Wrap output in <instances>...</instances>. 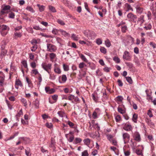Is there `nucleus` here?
<instances>
[{
	"label": "nucleus",
	"instance_id": "obj_48",
	"mask_svg": "<svg viewBox=\"0 0 156 156\" xmlns=\"http://www.w3.org/2000/svg\"><path fill=\"white\" fill-rule=\"evenodd\" d=\"M5 77L0 76V85L2 86Z\"/></svg>",
	"mask_w": 156,
	"mask_h": 156
},
{
	"label": "nucleus",
	"instance_id": "obj_20",
	"mask_svg": "<svg viewBox=\"0 0 156 156\" xmlns=\"http://www.w3.org/2000/svg\"><path fill=\"white\" fill-rule=\"evenodd\" d=\"M126 81L130 84H132L133 81L131 78L130 76H127L126 77Z\"/></svg>",
	"mask_w": 156,
	"mask_h": 156
},
{
	"label": "nucleus",
	"instance_id": "obj_31",
	"mask_svg": "<svg viewBox=\"0 0 156 156\" xmlns=\"http://www.w3.org/2000/svg\"><path fill=\"white\" fill-rule=\"evenodd\" d=\"M113 60L116 63H118L120 62V60L118 57H114L113 58Z\"/></svg>",
	"mask_w": 156,
	"mask_h": 156
},
{
	"label": "nucleus",
	"instance_id": "obj_7",
	"mask_svg": "<svg viewBox=\"0 0 156 156\" xmlns=\"http://www.w3.org/2000/svg\"><path fill=\"white\" fill-rule=\"evenodd\" d=\"M45 89L46 93L49 94H52L54 93L55 91L54 89L51 88L49 87H45Z\"/></svg>",
	"mask_w": 156,
	"mask_h": 156
},
{
	"label": "nucleus",
	"instance_id": "obj_16",
	"mask_svg": "<svg viewBox=\"0 0 156 156\" xmlns=\"http://www.w3.org/2000/svg\"><path fill=\"white\" fill-rule=\"evenodd\" d=\"M83 141L85 144L87 146L89 147V146L90 143V139L89 138H87L85 139H84L83 140Z\"/></svg>",
	"mask_w": 156,
	"mask_h": 156
},
{
	"label": "nucleus",
	"instance_id": "obj_43",
	"mask_svg": "<svg viewBox=\"0 0 156 156\" xmlns=\"http://www.w3.org/2000/svg\"><path fill=\"white\" fill-rule=\"evenodd\" d=\"M89 154L87 150H85L82 153V156H88Z\"/></svg>",
	"mask_w": 156,
	"mask_h": 156
},
{
	"label": "nucleus",
	"instance_id": "obj_30",
	"mask_svg": "<svg viewBox=\"0 0 156 156\" xmlns=\"http://www.w3.org/2000/svg\"><path fill=\"white\" fill-rule=\"evenodd\" d=\"M11 8V6L9 5H5L3 7V10H4L6 11L8 10H10Z\"/></svg>",
	"mask_w": 156,
	"mask_h": 156
},
{
	"label": "nucleus",
	"instance_id": "obj_53",
	"mask_svg": "<svg viewBox=\"0 0 156 156\" xmlns=\"http://www.w3.org/2000/svg\"><path fill=\"white\" fill-rule=\"evenodd\" d=\"M117 82L118 83V85L119 87H122L123 86V83L121 80L118 79L117 80Z\"/></svg>",
	"mask_w": 156,
	"mask_h": 156
},
{
	"label": "nucleus",
	"instance_id": "obj_63",
	"mask_svg": "<svg viewBox=\"0 0 156 156\" xmlns=\"http://www.w3.org/2000/svg\"><path fill=\"white\" fill-rule=\"evenodd\" d=\"M124 153L125 156H129L130 154V152L129 151H124Z\"/></svg>",
	"mask_w": 156,
	"mask_h": 156
},
{
	"label": "nucleus",
	"instance_id": "obj_54",
	"mask_svg": "<svg viewBox=\"0 0 156 156\" xmlns=\"http://www.w3.org/2000/svg\"><path fill=\"white\" fill-rule=\"evenodd\" d=\"M84 65L86 66V65L83 62H81L79 64V67L80 69L83 68L84 67Z\"/></svg>",
	"mask_w": 156,
	"mask_h": 156
},
{
	"label": "nucleus",
	"instance_id": "obj_58",
	"mask_svg": "<svg viewBox=\"0 0 156 156\" xmlns=\"http://www.w3.org/2000/svg\"><path fill=\"white\" fill-rule=\"evenodd\" d=\"M26 154L27 156H29L30 153V149L29 148L27 147V149L25 150Z\"/></svg>",
	"mask_w": 156,
	"mask_h": 156
},
{
	"label": "nucleus",
	"instance_id": "obj_55",
	"mask_svg": "<svg viewBox=\"0 0 156 156\" xmlns=\"http://www.w3.org/2000/svg\"><path fill=\"white\" fill-rule=\"evenodd\" d=\"M144 28L146 30H151L152 28V26L151 24H149L147 27L145 26L144 27Z\"/></svg>",
	"mask_w": 156,
	"mask_h": 156
},
{
	"label": "nucleus",
	"instance_id": "obj_6",
	"mask_svg": "<svg viewBox=\"0 0 156 156\" xmlns=\"http://www.w3.org/2000/svg\"><path fill=\"white\" fill-rule=\"evenodd\" d=\"M123 58L127 60H130L131 59V57L129 55V53L127 51H124L123 55Z\"/></svg>",
	"mask_w": 156,
	"mask_h": 156
},
{
	"label": "nucleus",
	"instance_id": "obj_17",
	"mask_svg": "<svg viewBox=\"0 0 156 156\" xmlns=\"http://www.w3.org/2000/svg\"><path fill=\"white\" fill-rule=\"evenodd\" d=\"M125 6L127 8V10L126 11H128L129 10H131L132 11H133V9L131 7L130 5L127 3H126L125 4Z\"/></svg>",
	"mask_w": 156,
	"mask_h": 156
},
{
	"label": "nucleus",
	"instance_id": "obj_8",
	"mask_svg": "<svg viewBox=\"0 0 156 156\" xmlns=\"http://www.w3.org/2000/svg\"><path fill=\"white\" fill-rule=\"evenodd\" d=\"M123 129L126 131H129L132 130V127L130 124H127V123H126L124 125Z\"/></svg>",
	"mask_w": 156,
	"mask_h": 156
},
{
	"label": "nucleus",
	"instance_id": "obj_15",
	"mask_svg": "<svg viewBox=\"0 0 156 156\" xmlns=\"http://www.w3.org/2000/svg\"><path fill=\"white\" fill-rule=\"evenodd\" d=\"M7 43L6 42L4 41H2L1 42V50H5V47Z\"/></svg>",
	"mask_w": 156,
	"mask_h": 156
},
{
	"label": "nucleus",
	"instance_id": "obj_25",
	"mask_svg": "<svg viewBox=\"0 0 156 156\" xmlns=\"http://www.w3.org/2000/svg\"><path fill=\"white\" fill-rule=\"evenodd\" d=\"M80 57L81 58L84 62H88V61L87 60V58H86L85 56L84 55L82 54H81L80 55Z\"/></svg>",
	"mask_w": 156,
	"mask_h": 156
},
{
	"label": "nucleus",
	"instance_id": "obj_52",
	"mask_svg": "<svg viewBox=\"0 0 156 156\" xmlns=\"http://www.w3.org/2000/svg\"><path fill=\"white\" fill-rule=\"evenodd\" d=\"M149 44L153 48H156V44L154 42H151L149 43Z\"/></svg>",
	"mask_w": 156,
	"mask_h": 156
},
{
	"label": "nucleus",
	"instance_id": "obj_2",
	"mask_svg": "<svg viewBox=\"0 0 156 156\" xmlns=\"http://www.w3.org/2000/svg\"><path fill=\"white\" fill-rule=\"evenodd\" d=\"M127 17L128 19H130V21L136 23L137 21V17L136 15H135L132 12L129 13L127 15Z\"/></svg>",
	"mask_w": 156,
	"mask_h": 156
},
{
	"label": "nucleus",
	"instance_id": "obj_35",
	"mask_svg": "<svg viewBox=\"0 0 156 156\" xmlns=\"http://www.w3.org/2000/svg\"><path fill=\"white\" fill-rule=\"evenodd\" d=\"M15 16V13L13 12H11L9 13V17L10 18L14 19V18Z\"/></svg>",
	"mask_w": 156,
	"mask_h": 156
},
{
	"label": "nucleus",
	"instance_id": "obj_1",
	"mask_svg": "<svg viewBox=\"0 0 156 156\" xmlns=\"http://www.w3.org/2000/svg\"><path fill=\"white\" fill-rule=\"evenodd\" d=\"M42 68L46 71L48 73L50 74L51 69V64L50 63L46 64L43 63L41 65Z\"/></svg>",
	"mask_w": 156,
	"mask_h": 156
},
{
	"label": "nucleus",
	"instance_id": "obj_36",
	"mask_svg": "<svg viewBox=\"0 0 156 156\" xmlns=\"http://www.w3.org/2000/svg\"><path fill=\"white\" fill-rule=\"evenodd\" d=\"M56 56V55L54 53H51L50 54V58L51 60L53 59Z\"/></svg>",
	"mask_w": 156,
	"mask_h": 156
},
{
	"label": "nucleus",
	"instance_id": "obj_14",
	"mask_svg": "<svg viewBox=\"0 0 156 156\" xmlns=\"http://www.w3.org/2000/svg\"><path fill=\"white\" fill-rule=\"evenodd\" d=\"M138 118V115L137 114L134 113L133 116L132 120L134 122L136 123V121Z\"/></svg>",
	"mask_w": 156,
	"mask_h": 156
},
{
	"label": "nucleus",
	"instance_id": "obj_49",
	"mask_svg": "<svg viewBox=\"0 0 156 156\" xmlns=\"http://www.w3.org/2000/svg\"><path fill=\"white\" fill-rule=\"evenodd\" d=\"M84 6L85 9L87 10L88 12H90V10L88 8V6L87 3L86 2H84Z\"/></svg>",
	"mask_w": 156,
	"mask_h": 156
},
{
	"label": "nucleus",
	"instance_id": "obj_40",
	"mask_svg": "<svg viewBox=\"0 0 156 156\" xmlns=\"http://www.w3.org/2000/svg\"><path fill=\"white\" fill-rule=\"evenodd\" d=\"M127 30V27L125 25L122 27V31L123 33H125Z\"/></svg>",
	"mask_w": 156,
	"mask_h": 156
},
{
	"label": "nucleus",
	"instance_id": "obj_50",
	"mask_svg": "<svg viewBox=\"0 0 156 156\" xmlns=\"http://www.w3.org/2000/svg\"><path fill=\"white\" fill-rule=\"evenodd\" d=\"M96 42L98 45H100L102 43V41L100 38H98L96 40Z\"/></svg>",
	"mask_w": 156,
	"mask_h": 156
},
{
	"label": "nucleus",
	"instance_id": "obj_5",
	"mask_svg": "<svg viewBox=\"0 0 156 156\" xmlns=\"http://www.w3.org/2000/svg\"><path fill=\"white\" fill-rule=\"evenodd\" d=\"M122 137L124 140V143L125 144L126 143V140L128 142L130 139V135L128 133H123L122 134Z\"/></svg>",
	"mask_w": 156,
	"mask_h": 156
},
{
	"label": "nucleus",
	"instance_id": "obj_59",
	"mask_svg": "<svg viewBox=\"0 0 156 156\" xmlns=\"http://www.w3.org/2000/svg\"><path fill=\"white\" fill-rule=\"evenodd\" d=\"M14 35L16 36H17L19 37H21L22 36L21 33L20 32H16L14 33Z\"/></svg>",
	"mask_w": 156,
	"mask_h": 156
},
{
	"label": "nucleus",
	"instance_id": "obj_24",
	"mask_svg": "<svg viewBox=\"0 0 156 156\" xmlns=\"http://www.w3.org/2000/svg\"><path fill=\"white\" fill-rule=\"evenodd\" d=\"M60 31L61 32L62 34L64 35L65 36L67 37H69V34L68 33H67L66 31L61 30Z\"/></svg>",
	"mask_w": 156,
	"mask_h": 156
},
{
	"label": "nucleus",
	"instance_id": "obj_34",
	"mask_svg": "<svg viewBox=\"0 0 156 156\" xmlns=\"http://www.w3.org/2000/svg\"><path fill=\"white\" fill-rule=\"evenodd\" d=\"M7 28V26L4 25H1V27H0V29L1 30L0 31H3L4 30H6Z\"/></svg>",
	"mask_w": 156,
	"mask_h": 156
},
{
	"label": "nucleus",
	"instance_id": "obj_22",
	"mask_svg": "<svg viewBox=\"0 0 156 156\" xmlns=\"http://www.w3.org/2000/svg\"><path fill=\"white\" fill-rule=\"evenodd\" d=\"M48 7L49 10L52 12H56L55 8L54 7L51 5H49Z\"/></svg>",
	"mask_w": 156,
	"mask_h": 156
},
{
	"label": "nucleus",
	"instance_id": "obj_19",
	"mask_svg": "<svg viewBox=\"0 0 156 156\" xmlns=\"http://www.w3.org/2000/svg\"><path fill=\"white\" fill-rule=\"evenodd\" d=\"M136 12L140 14H141L143 11V9L140 7H137L136 8Z\"/></svg>",
	"mask_w": 156,
	"mask_h": 156
},
{
	"label": "nucleus",
	"instance_id": "obj_47",
	"mask_svg": "<svg viewBox=\"0 0 156 156\" xmlns=\"http://www.w3.org/2000/svg\"><path fill=\"white\" fill-rule=\"evenodd\" d=\"M31 73L36 75L38 73V72L37 69H32L31 72Z\"/></svg>",
	"mask_w": 156,
	"mask_h": 156
},
{
	"label": "nucleus",
	"instance_id": "obj_29",
	"mask_svg": "<svg viewBox=\"0 0 156 156\" xmlns=\"http://www.w3.org/2000/svg\"><path fill=\"white\" fill-rule=\"evenodd\" d=\"M55 72L58 74H60L61 73V70L58 67H55L54 69Z\"/></svg>",
	"mask_w": 156,
	"mask_h": 156
},
{
	"label": "nucleus",
	"instance_id": "obj_9",
	"mask_svg": "<svg viewBox=\"0 0 156 156\" xmlns=\"http://www.w3.org/2000/svg\"><path fill=\"white\" fill-rule=\"evenodd\" d=\"M134 136L135 140L138 142H140L141 140L140 135L138 132H135L134 133Z\"/></svg>",
	"mask_w": 156,
	"mask_h": 156
},
{
	"label": "nucleus",
	"instance_id": "obj_13",
	"mask_svg": "<svg viewBox=\"0 0 156 156\" xmlns=\"http://www.w3.org/2000/svg\"><path fill=\"white\" fill-rule=\"evenodd\" d=\"M82 141V140L80 138L76 137L73 142V144H76L80 143Z\"/></svg>",
	"mask_w": 156,
	"mask_h": 156
},
{
	"label": "nucleus",
	"instance_id": "obj_3",
	"mask_svg": "<svg viewBox=\"0 0 156 156\" xmlns=\"http://www.w3.org/2000/svg\"><path fill=\"white\" fill-rule=\"evenodd\" d=\"M9 11H6L4 10H3L2 9L0 12V20H2L1 21H0L1 23H3L4 21H5V20L4 19L3 16L6 14L8 13Z\"/></svg>",
	"mask_w": 156,
	"mask_h": 156
},
{
	"label": "nucleus",
	"instance_id": "obj_10",
	"mask_svg": "<svg viewBox=\"0 0 156 156\" xmlns=\"http://www.w3.org/2000/svg\"><path fill=\"white\" fill-rule=\"evenodd\" d=\"M33 105L35 108H38L39 106V100L38 98H36L33 102Z\"/></svg>",
	"mask_w": 156,
	"mask_h": 156
},
{
	"label": "nucleus",
	"instance_id": "obj_44",
	"mask_svg": "<svg viewBox=\"0 0 156 156\" xmlns=\"http://www.w3.org/2000/svg\"><path fill=\"white\" fill-rule=\"evenodd\" d=\"M121 119V116L119 115H117L115 117V120L117 122H119V121Z\"/></svg>",
	"mask_w": 156,
	"mask_h": 156
},
{
	"label": "nucleus",
	"instance_id": "obj_4",
	"mask_svg": "<svg viewBox=\"0 0 156 156\" xmlns=\"http://www.w3.org/2000/svg\"><path fill=\"white\" fill-rule=\"evenodd\" d=\"M47 47L48 51L50 52H54L56 50V47L51 44H47Z\"/></svg>",
	"mask_w": 156,
	"mask_h": 156
},
{
	"label": "nucleus",
	"instance_id": "obj_23",
	"mask_svg": "<svg viewBox=\"0 0 156 156\" xmlns=\"http://www.w3.org/2000/svg\"><path fill=\"white\" fill-rule=\"evenodd\" d=\"M105 44L106 46L108 48L111 45V44L109 40L107 39L105 41Z\"/></svg>",
	"mask_w": 156,
	"mask_h": 156
},
{
	"label": "nucleus",
	"instance_id": "obj_62",
	"mask_svg": "<svg viewBox=\"0 0 156 156\" xmlns=\"http://www.w3.org/2000/svg\"><path fill=\"white\" fill-rule=\"evenodd\" d=\"M26 9L31 12H34V10L30 6H27L26 8Z\"/></svg>",
	"mask_w": 156,
	"mask_h": 156
},
{
	"label": "nucleus",
	"instance_id": "obj_11",
	"mask_svg": "<svg viewBox=\"0 0 156 156\" xmlns=\"http://www.w3.org/2000/svg\"><path fill=\"white\" fill-rule=\"evenodd\" d=\"M144 15H141L140 17L138 18V19L137 23L140 22V26H141L142 24L145 21V20H144Z\"/></svg>",
	"mask_w": 156,
	"mask_h": 156
},
{
	"label": "nucleus",
	"instance_id": "obj_38",
	"mask_svg": "<svg viewBox=\"0 0 156 156\" xmlns=\"http://www.w3.org/2000/svg\"><path fill=\"white\" fill-rule=\"evenodd\" d=\"M63 68L65 71H66L69 70V66L65 64H63Z\"/></svg>",
	"mask_w": 156,
	"mask_h": 156
},
{
	"label": "nucleus",
	"instance_id": "obj_45",
	"mask_svg": "<svg viewBox=\"0 0 156 156\" xmlns=\"http://www.w3.org/2000/svg\"><path fill=\"white\" fill-rule=\"evenodd\" d=\"M71 37L74 40L77 41L78 40V37L76 36V35L74 34H72Z\"/></svg>",
	"mask_w": 156,
	"mask_h": 156
},
{
	"label": "nucleus",
	"instance_id": "obj_27",
	"mask_svg": "<svg viewBox=\"0 0 156 156\" xmlns=\"http://www.w3.org/2000/svg\"><path fill=\"white\" fill-rule=\"evenodd\" d=\"M51 96L52 99L55 101V102H56L58 99V95L57 94H54Z\"/></svg>",
	"mask_w": 156,
	"mask_h": 156
},
{
	"label": "nucleus",
	"instance_id": "obj_21",
	"mask_svg": "<svg viewBox=\"0 0 156 156\" xmlns=\"http://www.w3.org/2000/svg\"><path fill=\"white\" fill-rule=\"evenodd\" d=\"M88 64L89 65L90 67L92 69H94L95 68L96 66L93 63L90 62H88Z\"/></svg>",
	"mask_w": 156,
	"mask_h": 156
},
{
	"label": "nucleus",
	"instance_id": "obj_60",
	"mask_svg": "<svg viewBox=\"0 0 156 156\" xmlns=\"http://www.w3.org/2000/svg\"><path fill=\"white\" fill-rule=\"evenodd\" d=\"M21 115H23L22 109H21L19 112L16 115V116L20 117Z\"/></svg>",
	"mask_w": 156,
	"mask_h": 156
},
{
	"label": "nucleus",
	"instance_id": "obj_42",
	"mask_svg": "<svg viewBox=\"0 0 156 156\" xmlns=\"http://www.w3.org/2000/svg\"><path fill=\"white\" fill-rule=\"evenodd\" d=\"M62 81L64 82H65L66 81L67 78L65 75L63 74L62 76Z\"/></svg>",
	"mask_w": 156,
	"mask_h": 156
},
{
	"label": "nucleus",
	"instance_id": "obj_18",
	"mask_svg": "<svg viewBox=\"0 0 156 156\" xmlns=\"http://www.w3.org/2000/svg\"><path fill=\"white\" fill-rule=\"evenodd\" d=\"M15 85H17L18 86H20L21 87H22L23 86V85L22 84L21 81L19 79L16 80Z\"/></svg>",
	"mask_w": 156,
	"mask_h": 156
},
{
	"label": "nucleus",
	"instance_id": "obj_57",
	"mask_svg": "<svg viewBox=\"0 0 156 156\" xmlns=\"http://www.w3.org/2000/svg\"><path fill=\"white\" fill-rule=\"evenodd\" d=\"M45 6L43 5H40V12H42L44 10Z\"/></svg>",
	"mask_w": 156,
	"mask_h": 156
},
{
	"label": "nucleus",
	"instance_id": "obj_28",
	"mask_svg": "<svg viewBox=\"0 0 156 156\" xmlns=\"http://www.w3.org/2000/svg\"><path fill=\"white\" fill-rule=\"evenodd\" d=\"M45 125L47 128L50 129L52 128L53 126V125L51 123H49L48 122H47L45 124Z\"/></svg>",
	"mask_w": 156,
	"mask_h": 156
},
{
	"label": "nucleus",
	"instance_id": "obj_61",
	"mask_svg": "<svg viewBox=\"0 0 156 156\" xmlns=\"http://www.w3.org/2000/svg\"><path fill=\"white\" fill-rule=\"evenodd\" d=\"M148 115L151 118L153 117V115L152 113V112L150 110H149L148 111L147 113Z\"/></svg>",
	"mask_w": 156,
	"mask_h": 156
},
{
	"label": "nucleus",
	"instance_id": "obj_39",
	"mask_svg": "<svg viewBox=\"0 0 156 156\" xmlns=\"http://www.w3.org/2000/svg\"><path fill=\"white\" fill-rule=\"evenodd\" d=\"M75 96L72 94H70L68 97V99L69 101H72L74 99Z\"/></svg>",
	"mask_w": 156,
	"mask_h": 156
},
{
	"label": "nucleus",
	"instance_id": "obj_32",
	"mask_svg": "<svg viewBox=\"0 0 156 156\" xmlns=\"http://www.w3.org/2000/svg\"><path fill=\"white\" fill-rule=\"evenodd\" d=\"M136 153L138 155H142L143 156L142 151L140 149H136Z\"/></svg>",
	"mask_w": 156,
	"mask_h": 156
},
{
	"label": "nucleus",
	"instance_id": "obj_12",
	"mask_svg": "<svg viewBox=\"0 0 156 156\" xmlns=\"http://www.w3.org/2000/svg\"><path fill=\"white\" fill-rule=\"evenodd\" d=\"M7 52V51L6 50H1V53L0 54V57L2 59L4 56H5L6 53Z\"/></svg>",
	"mask_w": 156,
	"mask_h": 156
},
{
	"label": "nucleus",
	"instance_id": "obj_51",
	"mask_svg": "<svg viewBox=\"0 0 156 156\" xmlns=\"http://www.w3.org/2000/svg\"><path fill=\"white\" fill-rule=\"evenodd\" d=\"M57 21L59 24L62 25H64L65 24V23L60 19H58Z\"/></svg>",
	"mask_w": 156,
	"mask_h": 156
},
{
	"label": "nucleus",
	"instance_id": "obj_56",
	"mask_svg": "<svg viewBox=\"0 0 156 156\" xmlns=\"http://www.w3.org/2000/svg\"><path fill=\"white\" fill-rule=\"evenodd\" d=\"M49 78L51 80H54L55 79V76L54 74H50Z\"/></svg>",
	"mask_w": 156,
	"mask_h": 156
},
{
	"label": "nucleus",
	"instance_id": "obj_46",
	"mask_svg": "<svg viewBox=\"0 0 156 156\" xmlns=\"http://www.w3.org/2000/svg\"><path fill=\"white\" fill-rule=\"evenodd\" d=\"M126 64L127 66H128L129 68L131 69L133 67V64L130 62H126Z\"/></svg>",
	"mask_w": 156,
	"mask_h": 156
},
{
	"label": "nucleus",
	"instance_id": "obj_37",
	"mask_svg": "<svg viewBox=\"0 0 156 156\" xmlns=\"http://www.w3.org/2000/svg\"><path fill=\"white\" fill-rule=\"evenodd\" d=\"M116 101H122L123 100V98L121 96H118L116 98Z\"/></svg>",
	"mask_w": 156,
	"mask_h": 156
},
{
	"label": "nucleus",
	"instance_id": "obj_41",
	"mask_svg": "<svg viewBox=\"0 0 156 156\" xmlns=\"http://www.w3.org/2000/svg\"><path fill=\"white\" fill-rule=\"evenodd\" d=\"M21 63L23 64L24 67L25 68H27V61L25 60H24L21 62Z\"/></svg>",
	"mask_w": 156,
	"mask_h": 156
},
{
	"label": "nucleus",
	"instance_id": "obj_26",
	"mask_svg": "<svg viewBox=\"0 0 156 156\" xmlns=\"http://www.w3.org/2000/svg\"><path fill=\"white\" fill-rule=\"evenodd\" d=\"M117 109L118 111L121 114L123 115L126 113V111L125 110H124L121 108H120L119 107Z\"/></svg>",
	"mask_w": 156,
	"mask_h": 156
},
{
	"label": "nucleus",
	"instance_id": "obj_33",
	"mask_svg": "<svg viewBox=\"0 0 156 156\" xmlns=\"http://www.w3.org/2000/svg\"><path fill=\"white\" fill-rule=\"evenodd\" d=\"M101 52L104 54L106 53L107 51L106 49L104 47H101L100 49Z\"/></svg>",
	"mask_w": 156,
	"mask_h": 156
},
{
	"label": "nucleus",
	"instance_id": "obj_64",
	"mask_svg": "<svg viewBox=\"0 0 156 156\" xmlns=\"http://www.w3.org/2000/svg\"><path fill=\"white\" fill-rule=\"evenodd\" d=\"M30 66L33 69H34L36 66V63L35 62H33L31 63Z\"/></svg>",
	"mask_w": 156,
	"mask_h": 156
}]
</instances>
